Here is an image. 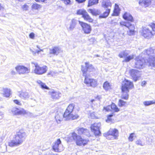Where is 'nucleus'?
<instances>
[{
	"label": "nucleus",
	"mask_w": 155,
	"mask_h": 155,
	"mask_svg": "<svg viewBox=\"0 0 155 155\" xmlns=\"http://www.w3.org/2000/svg\"><path fill=\"white\" fill-rule=\"evenodd\" d=\"M147 84V82L145 81H143L141 83V86H144Z\"/></svg>",
	"instance_id": "obj_56"
},
{
	"label": "nucleus",
	"mask_w": 155,
	"mask_h": 155,
	"mask_svg": "<svg viewBox=\"0 0 155 155\" xmlns=\"http://www.w3.org/2000/svg\"><path fill=\"white\" fill-rule=\"evenodd\" d=\"M31 51L32 52V54L34 55L36 53H37L36 51L35 52V51H33L31 50Z\"/></svg>",
	"instance_id": "obj_59"
},
{
	"label": "nucleus",
	"mask_w": 155,
	"mask_h": 155,
	"mask_svg": "<svg viewBox=\"0 0 155 155\" xmlns=\"http://www.w3.org/2000/svg\"><path fill=\"white\" fill-rule=\"evenodd\" d=\"M134 58V55H133L127 56L125 58V59L123 61L126 62H128L130 60L133 59Z\"/></svg>",
	"instance_id": "obj_44"
},
{
	"label": "nucleus",
	"mask_w": 155,
	"mask_h": 155,
	"mask_svg": "<svg viewBox=\"0 0 155 155\" xmlns=\"http://www.w3.org/2000/svg\"><path fill=\"white\" fill-rule=\"evenodd\" d=\"M60 48L57 47H54L49 49V54L57 55L60 52Z\"/></svg>",
	"instance_id": "obj_22"
},
{
	"label": "nucleus",
	"mask_w": 155,
	"mask_h": 155,
	"mask_svg": "<svg viewBox=\"0 0 155 155\" xmlns=\"http://www.w3.org/2000/svg\"><path fill=\"white\" fill-rule=\"evenodd\" d=\"M76 129L79 134L84 135L88 137L91 136L89 130L86 128L78 127Z\"/></svg>",
	"instance_id": "obj_16"
},
{
	"label": "nucleus",
	"mask_w": 155,
	"mask_h": 155,
	"mask_svg": "<svg viewBox=\"0 0 155 155\" xmlns=\"http://www.w3.org/2000/svg\"><path fill=\"white\" fill-rule=\"evenodd\" d=\"M99 0H89L88 1V6L89 7L98 3Z\"/></svg>",
	"instance_id": "obj_37"
},
{
	"label": "nucleus",
	"mask_w": 155,
	"mask_h": 155,
	"mask_svg": "<svg viewBox=\"0 0 155 155\" xmlns=\"http://www.w3.org/2000/svg\"><path fill=\"white\" fill-rule=\"evenodd\" d=\"M120 9L118 5L115 4V8L114 11V13L112 15L118 16L119 13Z\"/></svg>",
	"instance_id": "obj_33"
},
{
	"label": "nucleus",
	"mask_w": 155,
	"mask_h": 155,
	"mask_svg": "<svg viewBox=\"0 0 155 155\" xmlns=\"http://www.w3.org/2000/svg\"><path fill=\"white\" fill-rule=\"evenodd\" d=\"M79 117V116L77 113L74 114V112L71 113L65 117L67 120H68L70 119L72 120H75L78 118Z\"/></svg>",
	"instance_id": "obj_25"
},
{
	"label": "nucleus",
	"mask_w": 155,
	"mask_h": 155,
	"mask_svg": "<svg viewBox=\"0 0 155 155\" xmlns=\"http://www.w3.org/2000/svg\"><path fill=\"white\" fill-rule=\"evenodd\" d=\"M94 70L93 66L90 64L89 62L85 63V66H81V71L82 72V75L85 77L89 76L88 72L93 71Z\"/></svg>",
	"instance_id": "obj_5"
},
{
	"label": "nucleus",
	"mask_w": 155,
	"mask_h": 155,
	"mask_svg": "<svg viewBox=\"0 0 155 155\" xmlns=\"http://www.w3.org/2000/svg\"><path fill=\"white\" fill-rule=\"evenodd\" d=\"M111 109L113 110L115 112H117L119 111L117 106L114 103H112L110 106Z\"/></svg>",
	"instance_id": "obj_43"
},
{
	"label": "nucleus",
	"mask_w": 155,
	"mask_h": 155,
	"mask_svg": "<svg viewBox=\"0 0 155 155\" xmlns=\"http://www.w3.org/2000/svg\"><path fill=\"white\" fill-rule=\"evenodd\" d=\"M68 138L70 141H74L77 145L79 146H81L82 144L84 146L86 144L88 141L87 140L83 139L80 136L78 135L74 132L69 134Z\"/></svg>",
	"instance_id": "obj_4"
},
{
	"label": "nucleus",
	"mask_w": 155,
	"mask_h": 155,
	"mask_svg": "<svg viewBox=\"0 0 155 155\" xmlns=\"http://www.w3.org/2000/svg\"><path fill=\"white\" fill-rule=\"evenodd\" d=\"M61 94L59 92L53 91L51 93V97L54 99H58L61 96Z\"/></svg>",
	"instance_id": "obj_31"
},
{
	"label": "nucleus",
	"mask_w": 155,
	"mask_h": 155,
	"mask_svg": "<svg viewBox=\"0 0 155 155\" xmlns=\"http://www.w3.org/2000/svg\"><path fill=\"white\" fill-rule=\"evenodd\" d=\"M126 103V102H125L122 100H120L118 105L119 107H122L124 106H125Z\"/></svg>",
	"instance_id": "obj_46"
},
{
	"label": "nucleus",
	"mask_w": 155,
	"mask_h": 155,
	"mask_svg": "<svg viewBox=\"0 0 155 155\" xmlns=\"http://www.w3.org/2000/svg\"><path fill=\"white\" fill-rule=\"evenodd\" d=\"M101 125V123L100 122L95 123L91 125V128L92 131L93 132L95 135H99L101 134L100 130V127Z\"/></svg>",
	"instance_id": "obj_11"
},
{
	"label": "nucleus",
	"mask_w": 155,
	"mask_h": 155,
	"mask_svg": "<svg viewBox=\"0 0 155 155\" xmlns=\"http://www.w3.org/2000/svg\"><path fill=\"white\" fill-rule=\"evenodd\" d=\"M64 117V114L61 112H57L55 116V119L58 124H60L63 118Z\"/></svg>",
	"instance_id": "obj_21"
},
{
	"label": "nucleus",
	"mask_w": 155,
	"mask_h": 155,
	"mask_svg": "<svg viewBox=\"0 0 155 155\" xmlns=\"http://www.w3.org/2000/svg\"><path fill=\"white\" fill-rule=\"evenodd\" d=\"M141 33L144 38H147L155 35V24H152L148 26L143 27Z\"/></svg>",
	"instance_id": "obj_3"
},
{
	"label": "nucleus",
	"mask_w": 155,
	"mask_h": 155,
	"mask_svg": "<svg viewBox=\"0 0 155 155\" xmlns=\"http://www.w3.org/2000/svg\"><path fill=\"white\" fill-rule=\"evenodd\" d=\"M52 148L56 152H60L64 150L63 145L61 143L60 139H58L53 145Z\"/></svg>",
	"instance_id": "obj_10"
},
{
	"label": "nucleus",
	"mask_w": 155,
	"mask_h": 155,
	"mask_svg": "<svg viewBox=\"0 0 155 155\" xmlns=\"http://www.w3.org/2000/svg\"><path fill=\"white\" fill-rule=\"evenodd\" d=\"M12 74H15V72L14 71H12Z\"/></svg>",
	"instance_id": "obj_64"
},
{
	"label": "nucleus",
	"mask_w": 155,
	"mask_h": 155,
	"mask_svg": "<svg viewBox=\"0 0 155 155\" xmlns=\"http://www.w3.org/2000/svg\"><path fill=\"white\" fill-rule=\"evenodd\" d=\"M112 114L109 115L108 116L107 119L106 120V121L107 122H108V121H110L111 120V117L113 116Z\"/></svg>",
	"instance_id": "obj_52"
},
{
	"label": "nucleus",
	"mask_w": 155,
	"mask_h": 155,
	"mask_svg": "<svg viewBox=\"0 0 155 155\" xmlns=\"http://www.w3.org/2000/svg\"><path fill=\"white\" fill-rule=\"evenodd\" d=\"M14 102L15 104L19 105H21V104L20 101L18 100H15L13 101Z\"/></svg>",
	"instance_id": "obj_51"
},
{
	"label": "nucleus",
	"mask_w": 155,
	"mask_h": 155,
	"mask_svg": "<svg viewBox=\"0 0 155 155\" xmlns=\"http://www.w3.org/2000/svg\"><path fill=\"white\" fill-rule=\"evenodd\" d=\"M3 115V114L2 112H0V119H1L2 117V115Z\"/></svg>",
	"instance_id": "obj_60"
},
{
	"label": "nucleus",
	"mask_w": 155,
	"mask_h": 155,
	"mask_svg": "<svg viewBox=\"0 0 155 155\" xmlns=\"http://www.w3.org/2000/svg\"><path fill=\"white\" fill-rule=\"evenodd\" d=\"M63 2L66 5H69L72 4V2L70 0H62Z\"/></svg>",
	"instance_id": "obj_47"
},
{
	"label": "nucleus",
	"mask_w": 155,
	"mask_h": 155,
	"mask_svg": "<svg viewBox=\"0 0 155 155\" xmlns=\"http://www.w3.org/2000/svg\"><path fill=\"white\" fill-rule=\"evenodd\" d=\"M130 73L131 76L135 81L138 80L140 77V72L137 70H131L130 71Z\"/></svg>",
	"instance_id": "obj_13"
},
{
	"label": "nucleus",
	"mask_w": 155,
	"mask_h": 155,
	"mask_svg": "<svg viewBox=\"0 0 155 155\" xmlns=\"http://www.w3.org/2000/svg\"><path fill=\"white\" fill-rule=\"evenodd\" d=\"M143 104L145 106H148L155 104V100L144 101L143 102Z\"/></svg>",
	"instance_id": "obj_40"
},
{
	"label": "nucleus",
	"mask_w": 155,
	"mask_h": 155,
	"mask_svg": "<svg viewBox=\"0 0 155 155\" xmlns=\"http://www.w3.org/2000/svg\"><path fill=\"white\" fill-rule=\"evenodd\" d=\"M35 67L34 70V72L36 74L41 75L46 73L47 70V67L46 66H44L42 67L39 66L37 63L32 62Z\"/></svg>",
	"instance_id": "obj_9"
},
{
	"label": "nucleus",
	"mask_w": 155,
	"mask_h": 155,
	"mask_svg": "<svg viewBox=\"0 0 155 155\" xmlns=\"http://www.w3.org/2000/svg\"><path fill=\"white\" fill-rule=\"evenodd\" d=\"M27 136L26 134L22 130H20L15 135L13 139L8 142L9 146L13 147L21 144Z\"/></svg>",
	"instance_id": "obj_1"
},
{
	"label": "nucleus",
	"mask_w": 155,
	"mask_h": 155,
	"mask_svg": "<svg viewBox=\"0 0 155 155\" xmlns=\"http://www.w3.org/2000/svg\"><path fill=\"white\" fill-rule=\"evenodd\" d=\"M15 68L19 74H28L30 72V69L23 66H18Z\"/></svg>",
	"instance_id": "obj_14"
},
{
	"label": "nucleus",
	"mask_w": 155,
	"mask_h": 155,
	"mask_svg": "<svg viewBox=\"0 0 155 155\" xmlns=\"http://www.w3.org/2000/svg\"><path fill=\"white\" fill-rule=\"evenodd\" d=\"M110 11V8H107L106 9V11L102 14H100L99 16L100 19L106 18L109 15Z\"/></svg>",
	"instance_id": "obj_29"
},
{
	"label": "nucleus",
	"mask_w": 155,
	"mask_h": 155,
	"mask_svg": "<svg viewBox=\"0 0 155 155\" xmlns=\"http://www.w3.org/2000/svg\"><path fill=\"white\" fill-rule=\"evenodd\" d=\"M18 95L20 97L25 100L27 99L29 97L28 93L26 92H19Z\"/></svg>",
	"instance_id": "obj_26"
},
{
	"label": "nucleus",
	"mask_w": 155,
	"mask_h": 155,
	"mask_svg": "<svg viewBox=\"0 0 155 155\" xmlns=\"http://www.w3.org/2000/svg\"><path fill=\"white\" fill-rule=\"evenodd\" d=\"M74 106V104H70L68 105L64 114V117H65L71 113H74L73 110Z\"/></svg>",
	"instance_id": "obj_19"
},
{
	"label": "nucleus",
	"mask_w": 155,
	"mask_h": 155,
	"mask_svg": "<svg viewBox=\"0 0 155 155\" xmlns=\"http://www.w3.org/2000/svg\"><path fill=\"white\" fill-rule=\"evenodd\" d=\"M86 12L84 9H80L77 11V14L78 15H81L83 17Z\"/></svg>",
	"instance_id": "obj_42"
},
{
	"label": "nucleus",
	"mask_w": 155,
	"mask_h": 155,
	"mask_svg": "<svg viewBox=\"0 0 155 155\" xmlns=\"http://www.w3.org/2000/svg\"><path fill=\"white\" fill-rule=\"evenodd\" d=\"M84 83L90 86L95 87L97 86V81L91 78L89 76L85 77Z\"/></svg>",
	"instance_id": "obj_15"
},
{
	"label": "nucleus",
	"mask_w": 155,
	"mask_h": 155,
	"mask_svg": "<svg viewBox=\"0 0 155 155\" xmlns=\"http://www.w3.org/2000/svg\"><path fill=\"white\" fill-rule=\"evenodd\" d=\"M134 87V85L132 82L125 79L122 84L121 91L129 92V90Z\"/></svg>",
	"instance_id": "obj_6"
},
{
	"label": "nucleus",
	"mask_w": 155,
	"mask_h": 155,
	"mask_svg": "<svg viewBox=\"0 0 155 155\" xmlns=\"http://www.w3.org/2000/svg\"><path fill=\"white\" fill-rule=\"evenodd\" d=\"M47 0H40V2H41L44 3H47Z\"/></svg>",
	"instance_id": "obj_58"
},
{
	"label": "nucleus",
	"mask_w": 155,
	"mask_h": 155,
	"mask_svg": "<svg viewBox=\"0 0 155 155\" xmlns=\"http://www.w3.org/2000/svg\"><path fill=\"white\" fill-rule=\"evenodd\" d=\"M104 109L106 111H110L111 108L110 106L109 105L106 107H104Z\"/></svg>",
	"instance_id": "obj_50"
},
{
	"label": "nucleus",
	"mask_w": 155,
	"mask_h": 155,
	"mask_svg": "<svg viewBox=\"0 0 155 155\" xmlns=\"http://www.w3.org/2000/svg\"><path fill=\"white\" fill-rule=\"evenodd\" d=\"M36 52L38 54L39 52H40V50L39 49V50H36Z\"/></svg>",
	"instance_id": "obj_62"
},
{
	"label": "nucleus",
	"mask_w": 155,
	"mask_h": 155,
	"mask_svg": "<svg viewBox=\"0 0 155 155\" xmlns=\"http://www.w3.org/2000/svg\"><path fill=\"white\" fill-rule=\"evenodd\" d=\"M88 12H89L91 13L93 15L95 16L100 15L101 14V12L100 10L97 9H90L88 10Z\"/></svg>",
	"instance_id": "obj_32"
},
{
	"label": "nucleus",
	"mask_w": 155,
	"mask_h": 155,
	"mask_svg": "<svg viewBox=\"0 0 155 155\" xmlns=\"http://www.w3.org/2000/svg\"><path fill=\"white\" fill-rule=\"evenodd\" d=\"M111 6L112 4L110 0H103L101 3V6L104 8L110 9Z\"/></svg>",
	"instance_id": "obj_23"
},
{
	"label": "nucleus",
	"mask_w": 155,
	"mask_h": 155,
	"mask_svg": "<svg viewBox=\"0 0 155 155\" xmlns=\"http://www.w3.org/2000/svg\"><path fill=\"white\" fill-rule=\"evenodd\" d=\"M152 0H140L139 4L140 5L145 7L148 6L151 3Z\"/></svg>",
	"instance_id": "obj_24"
},
{
	"label": "nucleus",
	"mask_w": 155,
	"mask_h": 155,
	"mask_svg": "<svg viewBox=\"0 0 155 155\" xmlns=\"http://www.w3.org/2000/svg\"><path fill=\"white\" fill-rule=\"evenodd\" d=\"M91 117H92V118H93V117H94V114H93V113H91Z\"/></svg>",
	"instance_id": "obj_61"
},
{
	"label": "nucleus",
	"mask_w": 155,
	"mask_h": 155,
	"mask_svg": "<svg viewBox=\"0 0 155 155\" xmlns=\"http://www.w3.org/2000/svg\"><path fill=\"white\" fill-rule=\"evenodd\" d=\"M128 53L125 51L121 52L119 54L120 58H125L128 55Z\"/></svg>",
	"instance_id": "obj_41"
},
{
	"label": "nucleus",
	"mask_w": 155,
	"mask_h": 155,
	"mask_svg": "<svg viewBox=\"0 0 155 155\" xmlns=\"http://www.w3.org/2000/svg\"><path fill=\"white\" fill-rule=\"evenodd\" d=\"M144 63L147 64V61L145 60L144 57L140 56L137 57L135 58V67L136 68L139 69L142 68L144 66Z\"/></svg>",
	"instance_id": "obj_8"
},
{
	"label": "nucleus",
	"mask_w": 155,
	"mask_h": 155,
	"mask_svg": "<svg viewBox=\"0 0 155 155\" xmlns=\"http://www.w3.org/2000/svg\"><path fill=\"white\" fill-rule=\"evenodd\" d=\"M82 17L84 18V20L89 22H92L93 21V20L90 17L87 12L84 14V15Z\"/></svg>",
	"instance_id": "obj_35"
},
{
	"label": "nucleus",
	"mask_w": 155,
	"mask_h": 155,
	"mask_svg": "<svg viewBox=\"0 0 155 155\" xmlns=\"http://www.w3.org/2000/svg\"><path fill=\"white\" fill-rule=\"evenodd\" d=\"M120 25L127 28L129 31H128L127 34L130 35H132L135 33V27L134 25L132 24L130 22L121 21L120 22Z\"/></svg>",
	"instance_id": "obj_7"
},
{
	"label": "nucleus",
	"mask_w": 155,
	"mask_h": 155,
	"mask_svg": "<svg viewBox=\"0 0 155 155\" xmlns=\"http://www.w3.org/2000/svg\"><path fill=\"white\" fill-rule=\"evenodd\" d=\"M77 22V20L74 19H72L70 23V27L68 28V30L69 31H72L75 28Z\"/></svg>",
	"instance_id": "obj_27"
},
{
	"label": "nucleus",
	"mask_w": 155,
	"mask_h": 155,
	"mask_svg": "<svg viewBox=\"0 0 155 155\" xmlns=\"http://www.w3.org/2000/svg\"><path fill=\"white\" fill-rule=\"evenodd\" d=\"M44 155H57V154H54L53 153H47L45 154Z\"/></svg>",
	"instance_id": "obj_54"
},
{
	"label": "nucleus",
	"mask_w": 155,
	"mask_h": 155,
	"mask_svg": "<svg viewBox=\"0 0 155 155\" xmlns=\"http://www.w3.org/2000/svg\"><path fill=\"white\" fill-rule=\"evenodd\" d=\"M141 55L144 57V59L148 58V59H147L146 61L150 66L155 67V56L153 49L150 48L144 51Z\"/></svg>",
	"instance_id": "obj_2"
},
{
	"label": "nucleus",
	"mask_w": 155,
	"mask_h": 155,
	"mask_svg": "<svg viewBox=\"0 0 155 155\" xmlns=\"http://www.w3.org/2000/svg\"><path fill=\"white\" fill-rule=\"evenodd\" d=\"M107 137V138H109V136L111 137V139H117L118 136V131L116 129H110L106 134Z\"/></svg>",
	"instance_id": "obj_12"
},
{
	"label": "nucleus",
	"mask_w": 155,
	"mask_h": 155,
	"mask_svg": "<svg viewBox=\"0 0 155 155\" xmlns=\"http://www.w3.org/2000/svg\"><path fill=\"white\" fill-rule=\"evenodd\" d=\"M134 133H131L130 134L129 137L128 138V139L129 141H132L133 140V137L134 135Z\"/></svg>",
	"instance_id": "obj_49"
},
{
	"label": "nucleus",
	"mask_w": 155,
	"mask_h": 155,
	"mask_svg": "<svg viewBox=\"0 0 155 155\" xmlns=\"http://www.w3.org/2000/svg\"><path fill=\"white\" fill-rule=\"evenodd\" d=\"M122 94L121 95V98L124 100H127L129 98V94L128 93L129 92H127L125 91H122Z\"/></svg>",
	"instance_id": "obj_34"
},
{
	"label": "nucleus",
	"mask_w": 155,
	"mask_h": 155,
	"mask_svg": "<svg viewBox=\"0 0 155 155\" xmlns=\"http://www.w3.org/2000/svg\"><path fill=\"white\" fill-rule=\"evenodd\" d=\"M99 56H100L98 54H96L94 55V57H99Z\"/></svg>",
	"instance_id": "obj_63"
},
{
	"label": "nucleus",
	"mask_w": 155,
	"mask_h": 155,
	"mask_svg": "<svg viewBox=\"0 0 155 155\" xmlns=\"http://www.w3.org/2000/svg\"><path fill=\"white\" fill-rule=\"evenodd\" d=\"M136 143L138 145L141 146H143L144 145V144H143L141 141L140 140H138L136 142Z\"/></svg>",
	"instance_id": "obj_48"
},
{
	"label": "nucleus",
	"mask_w": 155,
	"mask_h": 155,
	"mask_svg": "<svg viewBox=\"0 0 155 155\" xmlns=\"http://www.w3.org/2000/svg\"><path fill=\"white\" fill-rule=\"evenodd\" d=\"M31 4L29 3H26L21 5V8L23 11H28L29 9Z\"/></svg>",
	"instance_id": "obj_30"
},
{
	"label": "nucleus",
	"mask_w": 155,
	"mask_h": 155,
	"mask_svg": "<svg viewBox=\"0 0 155 155\" xmlns=\"http://www.w3.org/2000/svg\"><path fill=\"white\" fill-rule=\"evenodd\" d=\"M103 87L106 90H108L111 88L110 84L108 81H106L104 84Z\"/></svg>",
	"instance_id": "obj_38"
},
{
	"label": "nucleus",
	"mask_w": 155,
	"mask_h": 155,
	"mask_svg": "<svg viewBox=\"0 0 155 155\" xmlns=\"http://www.w3.org/2000/svg\"><path fill=\"white\" fill-rule=\"evenodd\" d=\"M3 141V139L2 137H0V145H1Z\"/></svg>",
	"instance_id": "obj_57"
},
{
	"label": "nucleus",
	"mask_w": 155,
	"mask_h": 155,
	"mask_svg": "<svg viewBox=\"0 0 155 155\" xmlns=\"http://www.w3.org/2000/svg\"><path fill=\"white\" fill-rule=\"evenodd\" d=\"M85 0H76V1L78 3H82L85 1Z\"/></svg>",
	"instance_id": "obj_55"
},
{
	"label": "nucleus",
	"mask_w": 155,
	"mask_h": 155,
	"mask_svg": "<svg viewBox=\"0 0 155 155\" xmlns=\"http://www.w3.org/2000/svg\"><path fill=\"white\" fill-rule=\"evenodd\" d=\"M29 37L31 39H34L35 37V34L34 33H31L29 35Z\"/></svg>",
	"instance_id": "obj_53"
},
{
	"label": "nucleus",
	"mask_w": 155,
	"mask_h": 155,
	"mask_svg": "<svg viewBox=\"0 0 155 155\" xmlns=\"http://www.w3.org/2000/svg\"><path fill=\"white\" fill-rule=\"evenodd\" d=\"M123 18L125 20H127L130 22L133 21V18L132 15L129 13L125 12L123 15Z\"/></svg>",
	"instance_id": "obj_28"
},
{
	"label": "nucleus",
	"mask_w": 155,
	"mask_h": 155,
	"mask_svg": "<svg viewBox=\"0 0 155 155\" xmlns=\"http://www.w3.org/2000/svg\"><path fill=\"white\" fill-rule=\"evenodd\" d=\"M1 91L3 96L6 97H9L11 94V90L7 88L3 87Z\"/></svg>",
	"instance_id": "obj_20"
},
{
	"label": "nucleus",
	"mask_w": 155,
	"mask_h": 155,
	"mask_svg": "<svg viewBox=\"0 0 155 155\" xmlns=\"http://www.w3.org/2000/svg\"><path fill=\"white\" fill-rule=\"evenodd\" d=\"M79 22L85 33L89 34L90 32L91 31V28L90 25L80 21H79Z\"/></svg>",
	"instance_id": "obj_18"
},
{
	"label": "nucleus",
	"mask_w": 155,
	"mask_h": 155,
	"mask_svg": "<svg viewBox=\"0 0 155 155\" xmlns=\"http://www.w3.org/2000/svg\"><path fill=\"white\" fill-rule=\"evenodd\" d=\"M58 74L57 72L54 71H50L48 74V75H50L53 77L56 76Z\"/></svg>",
	"instance_id": "obj_45"
},
{
	"label": "nucleus",
	"mask_w": 155,
	"mask_h": 155,
	"mask_svg": "<svg viewBox=\"0 0 155 155\" xmlns=\"http://www.w3.org/2000/svg\"><path fill=\"white\" fill-rule=\"evenodd\" d=\"M37 82L39 84L41 87L43 89H48V87L46 86L45 84L39 80H37Z\"/></svg>",
	"instance_id": "obj_36"
},
{
	"label": "nucleus",
	"mask_w": 155,
	"mask_h": 155,
	"mask_svg": "<svg viewBox=\"0 0 155 155\" xmlns=\"http://www.w3.org/2000/svg\"><path fill=\"white\" fill-rule=\"evenodd\" d=\"M40 5L36 3H34L32 4L31 6V9L32 10H38L41 8Z\"/></svg>",
	"instance_id": "obj_39"
},
{
	"label": "nucleus",
	"mask_w": 155,
	"mask_h": 155,
	"mask_svg": "<svg viewBox=\"0 0 155 155\" xmlns=\"http://www.w3.org/2000/svg\"><path fill=\"white\" fill-rule=\"evenodd\" d=\"M12 112L13 114L15 115H25L26 114V111L23 108L19 109L14 107L12 109Z\"/></svg>",
	"instance_id": "obj_17"
}]
</instances>
